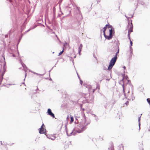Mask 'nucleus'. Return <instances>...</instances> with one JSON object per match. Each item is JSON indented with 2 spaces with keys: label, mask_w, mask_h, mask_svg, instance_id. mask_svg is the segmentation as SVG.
<instances>
[{
  "label": "nucleus",
  "mask_w": 150,
  "mask_h": 150,
  "mask_svg": "<svg viewBox=\"0 0 150 150\" xmlns=\"http://www.w3.org/2000/svg\"><path fill=\"white\" fill-rule=\"evenodd\" d=\"M65 130L66 132V133L67 134V135L68 136H70L72 135H74L75 134V132L78 133H81L84 130L83 128L84 127H83V128L81 129H79L78 130H76L75 132L74 131V129L73 130H72L71 132H70V133H69L67 130V125H65Z\"/></svg>",
  "instance_id": "3"
},
{
  "label": "nucleus",
  "mask_w": 150,
  "mask_h": 150,
  "mask_svg": "<svg viewBox=\"0 0 150 150\" xmlns=\"http://www.w3.org/2000/svg\"><path fill=\"white\" fill-rule=\"evenodd\" d=\"M44 126V124H42V126H41V127L40 128V129H42V128H43V127Z\"/></svg>",
  "instance_id": "21"
},
{
  "label": "nucleus",
  "mask_w": 150,
  "mask_h": 150,
  "mask_svg": "<svg viewBox=\"0 0 150 150\" xmlns=\"http://www.w3.org/2000/svg\"><path fill=\"white\" fill-rule=\"evenodd\" d=\"M117 51L116 52L115 56L112 58L110 61V64L108 67V69L109 70H111L113 66L114 65L117 59V56L119 53V49L118 47H117Z\"/></svg>",
  "instance_id": "2"
},
{
  "label": "nucleus",
  "mask_w": 150,
  "mask_h": 150,
  "mask_svg": "<svg viewBox=\"0 0 150 150\" xmlns=\"http://www.w3.org/2000/svg\"><path fill=\"white\" fill-rule=\"evenodd\" d=\"M140 120V118H139V120Z\"/></svg>",
  "instance_id": "30"
},
{
  "label": "nucleus",
  "mask_w": 150,
  "mask_h": 150,
  "mask_svg": "<svg viewBox=\"0 0 150 150\" xmlns=\"http://www.w3.org/2000/svg\"><path fill=\"white\" fill-rule=\"evenodd\" d=\"M47 112L48 113V115L51 116L53 118L55 117L54 114L52 112L51 110L49 108L48 109Z\"/></svg>",
  "instance_id": "7"
},
{
  "label": "nucleus",
  "mask_w": 150,
  "mask_h": 150,
  "mask_svg": "<svg viewBox=\"0 0 150 150\" xmlns=\"http://www.w3.org/2000/svg\"><path fill=\"white\" fill-rule=\"evenodd\" d=\"M30 30V29H29L27 31H26V32L27 33V32H29Z\"/></svg>",
  "instance_id": "22"
},
{
  "label": "nucleus",
  "mask_w": 150,
  "mask_h": 150,
  "mask_svg": "<svg viewBox=\"0 0 150 150\" xmlns=\"http://www.w3.org/2000/svg\"><path fill=\"white\" fill-rule=\"evenodd\" d=\"M86 88L87 89L88 91H89V93H93L95 91L94 89H93L92 88V87L90 85H88L86 86Z\"/></svg>",
  "instance_id": "6"
},
{
  "label": "nucleus",
  "mask_w": 150,
  "mask_h": 150,
  "mask_svg": "<svg viewBox=\"0 0 150 150\" xmlns=\"http://www.w3.org/2000/svg\"><path fill=\"white\" fill-rule=\"evenodd\" d=\"M129 102L128 101H127L125 103V104H126V105H128L129 104Z\"/></svg>",
  "instance_id": "19"
},
{
  "label": "nucleus",
  "mask_w": 150,
  "mask_h": 150,
  "mask_svg": "<svg viewBox=\"0 0 150 150\" xmlns=\"http://www.w3.org/2000/svg\"><path fill=\"white\" fill-rule=\"evenodd\" d=\"M64 48H63V50L62 51L60 52L59 53V54H58V56H59L60 55L63 53V52H64Z\"/></svg>",
  "instance_id": "14"
},
{
  "label": "nucleus",
  "mask_w": 150,
  "mask_h": 150,
  "mask_svg": "<svg viewBox=\"0 0 150 150\" xmlns=\"http://www.w3.org/2000/svg\"><path fill=\"white\" fill-rule=\"evenodd\" d=\"M21 63L22 66L23 67V68L24 69V71H25V72H26V71L25 70V68L27 69V67H26V66L25 64H22V63L21 62Z\"/></svg>",
  "instance_id": "10"
},
{
  "label": "nucleus",
  "mask_w": 150,
  "mask_h": 150,
  "mask_svg": "<svg viewBox=\"0 0 150 150\" xmlns=\"http://www.w3.org/2000/svg\"><path fill=\"white\" fill-rule=\"evenodd\" d=\"M132 49H131V50H131V53H132Z\"/></svg>",
  "instance_id": "23"
},
{
  "label": "nucleus",
  "mask_w": 150,
  "mask_h": 150,
  "mask_svg": "<svg viewBox=\"0 0 150 150\" xmlns=\"http://www.w3.org/2000/svg\"><path fill=\"white\" fill-rule=\"evenodd\" d=\"M123 91H124V92H125V89H124V87H123Z\"/></svg>",
  "instance_id": "26"
},
{
  "label": "nucleus",
  "mask_w": 150,
  "mask_h": 150,
  "mask_svg": "<svg viewBox=\"0 0 150 150\" xmlns=\"http://www.w3.org/2000/svg\"><path fill=\"white\" fill-rule=\"evenodd\" d=\"M47 137L48 138L50 139H51L52 140H54L55 138V137H53V138H52L51 137H48L47 136Z\"/></svg>",
  "instance_id": "13"
},
{
  "label": "nucleus",
  "mask_w": 150,
  "mask_h": 150,
  "mask_svg": "<svg viewBox=\"0 0 150 150\" xmlns=\"http://www.w3.org/2000/svg\"><path fill=\"white\" fill-rule=\"evenodd\" d=\"M0 142L1 143V145L3 144H2V141H1Z\"/></svg>",
  "instance_id": "25"
},
{
  "label": "nucleus",
  "mask_w": 150,
  "mask_h": 150,
  "mask_svg": "<svg viewBox=\"0 0 150 150\" xmlns=\"http://www.w3.org/2000/svg\"><path fill=\"white\" fill-rule=\"evenodd\" d=\"M4 74V73L3 72H1V71H0V79H3V77Z\"/></svg>",
  "instance_id": "9"
},
{
  "label": "nucleus",
  "mask_w": 150,
  "mask_h": 150,
  "mask_svg": "<svg viewBox=\"0 0 150 150\" xmlns=\"http://www.w3.org/2000/svg\"><path fill=\"white\" fill-rule=\"evenodd\" d=\"M147 101L148 103L150 105V99L148 98L147 99Z\"/></svg>",
  "instance_id": "15"
},
{
  "label": "nucleus",
  "mask_w": 150,
  "mask_h": 150,
  "mask_svg": "<svg viewBox=\"0 0 150 150\" xmlns=\"http://www.w3.org/2000/svg\"><path fill=\"white\" fill-rule=\"evenodd\" d=\"M74 121V119L73 117H71V122H72Z\"/></svg>",
  "instance_id": "16"
},
{
  "label": "nucleus",
  "mask_w": 150,
  "mask_h": 150,
  "mask_svg": "<svg viewBox=\"0 0 150 150\" xmlns=\"http://www.w3.org/2000/svg\"><path fill=\"white\" fill-rule=\"evenodd\" d=\"M129 23L130 22L129 21L128 22V36L131 45L130 48H131V46H132L133 43L130 39V34L133 31V25L132 22V21L130 23Z\"/></svg>",
  "instance_id": "4"
},
{
  "label": "nucleus",
  "mask_w": 150,
  "mask_h": 150,
  "mask_svg": "<svg viewBox=\"0 0 150 150\" xmlns=\"http://www.w3.org/2000/svg\"><path fill=\"white\" fill-rule=\"evenodd\" d=\"M3 58V59H4V66L5 65V64H6V63H5V57H3V56H2Z\"/></svg>",
  "instance_id": "18"
},
{
  "label": "nucleus",
  "mask_w": 150,
  "mask_h": 150,
  "mask_svg": "<svg viewBox=\"0 0 150 150\" xmlns=\"http://www.w3.org/2000/svg\"><path fill=\"white\" fill-rule=\"evenodd\" d=\"M77 75H78V78L79 79H80V83L81 84V85H82V83H83V81L81 80V79H80V77L78 74V73L77 72Z\"/></svg>",
  "instance_id": "11"
},
{
  "label": "nucleus",
  "mask_w": 150,
  "mask_h": 150,
  "mask_svg": "<svg viewBox=\"0 0 150 150\" xmlns=\"http://www.w3.org/2000/svg\"><path fill=\"white\" fill-rule=\"evenodd\" d=\"M10 2H11V0H10Z\"/></svg>",
  "instance_id": "29"
},
{
  "label": "nucleus",
  "mask_w": 150,
  "mask_h": 150,
  "mask_svg": "<svg viewBox=\"0 0 150 150\" xmlns=\"http://www.w3.org/2000/svg\"><path fill=\"white\" fill-rule=\"evenodd\" d=\"M29 71L30 72H32V73H33L34 74H36L37 75H41L40 74H38V73H37L36 72H33L32 71H30V70H29Z\"/></svg>",
  "instance_id": "12"
},
{
  "label": "nucleus",
  "mask_w": 150,
  "mask_h": 150,
  "mask_svg": "<svg viewBox=\"0 0 150 150\" xmlns=\"http://www.w3.org/2000/svg\"><path fill=\"white\" fill-rule=\"evenodd\" d=\"M26 75H27V74H26V73H25V78L26 77Z\"/></svg>",
  "instance_id": "24"
},
{
  "label": "nucleus",
  "mask_w": 150,
  "mask_h": 150,
  "mask_svg": "<svg viewBox=\"0 0 150 150\" xmlns=\"http://www.w3.org/2000/svg\"><path fill=\"white\" fill-rule=\"evenodd\" d=\"M39 132L40 134H45L46 133V129L44 128H42V129H40Z\"/></svg>",
  "instance_id": "8"
},
{
  "label": "nucleus",
  "mask_w": 150,
  "mask_h": 150,
  "mask_svg": "<svg viewBox=\"0 0 150 150\" xmlns=\"http://www.w3.org/2000/svg\"><path fill=\"white\" fill-rule=\"evenodd\" d=\"M10 54H11V56H13V57H15V56L14 54L13 53H10Z\"/></svg>",
  "instance_id": "20"
},
{
  "label": "nucleus",
  "mask_w": 150,
  "mask_h": 150,
  "mask_svg": "<svg viewBox=\"0 0 150 150\" xmlns=\"http://www.w3.org/2000/svg\"><path fill=\"white\" fill-rule=\"evenodd\" d=\"M108 150H114L113 144H110V146ZM117 150H124V146L122 144L119 145L117 148Z\"/></svg>",
  "instance_id": "5"
},
{
  "label": "nucleus",
  "mask_w": 150,
  "mask_h": 150,
  "mask_svg": "<svg viewBox=\"0 0 150 150\" xmlns=\"http://www.w3.org/2000/svg\"><path fill=\"white\" fill-rule=\"evenodd\" d=\"M124 68H125V67H124Z\"/></svg>",
  "instance_id": "28"
},
{
  "label": "nucleus",
  "mask_w": 150,
  "mask_h": 150,
  "mask_svg": "<svg viewBox=\"0 0 150 150\" xmlns=\"http://www.w3.org/2000/svg\"><path fill=\"white\" fill-rule=\"evenodd\" d=\"M9 85H12V84H9Z\"/></svg>",
  "instance_id": "27"
},
{
  "label": "nucleus",
  "mask_w": 150,
  "mask_h": 150,
  "mask_svg": "<svg viewBox=\"0 0 150 150\" xmlns=\"http://www.w3.org/2000/svg\"><path fill=\"white\" fill-rule=\"evenodd\" d=\"M107 28H112V26L110 25L109 24H107L105 25V26L103 28V35L105 37L106 39H108L109 40L112 38V29L109 30V35H105V31L106 30Z\"/></svg>",
  "instance_id": "1"
},
{
  "label": "nucleus",
  "mask_w": 150,
  "mask_h": 150,
  "mask_svg": "<svg viewBox=\"0 0 150 150\" xmlns=\"http://www.w3.org/2000/svg\"><path fill=\"white\" fill-rule=\"evenodd\" d=\"M82 47V45L81 44L80 45V47H79V52L81 51V50H80V49Z\"/></svg>",
  "instance_id": "17"
}]
</instances>
